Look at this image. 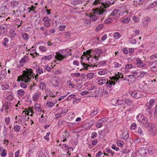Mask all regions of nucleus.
I'll list each match as a JSON object with an SVG mask.
<instances>
[{
    "label": "nucleus",
    "instance_id": "nucleus-1",
    "mask_svg": "<svg viewBox=\"0 0 157 157\" xmlns=\"http://www.w3.org/2000/svg\"><path fill=\"white\" fill-rule=\"evenodd\" d=\"M26 71L24 70L22 75L19 76L17 80V81L21 80L24 81L25 83H27L31 81V78L33 77V70L31 69L26 68Z\"/></svg>",
    "mask_w": 157,
    "mask_h": 157
},
{
    "label": "nucleus",
    "instance_id": "nucleus-2",
    "mask_svg": "<svg viewBox=\"0 0 157 157\" xmlns=\"http://www.w3.org/2000/svg\"><path fill=\"white\" fill-rule=\"evenodd\" d=\"M114 1L111 2L110 0H105L104 2H101V5L103 8L106 9L109 6V5L113 4Z\"/></svg>",
    "mask_w": 157,
    "mask_h": 157
},
{
    "label": "nucleus",
    "instance_id": "nucleus-3",
    "mask_svg": "<svg viewBox=\"0 0 157 157\" xmlns=\"http://www.w3.org/2000/svg\"><path fill=\"white\" fill-rule=\"evenodd\" d=\"M9 7V4L7 3L6 4L5 2H3L2 4L1 9L2 12H8Z\"/></svg>",
    "mask_w": 157,
    "mask_h": 157
},
{
    "label": "nucleus",
    "instance_id": "nucleus-4",
    "mask_svg": "<svg viewBox=\"0 0 157 157\" xmlns=\"http://www.w3.org/2000/svg\"><path fill=\"white\" fill-rule=\"evenodd\" d=\"M136 64L138 67L143 68H146V65L139 58H137L136 59Z\"/></svg>",
    "mask_w": 157,
    "mask_h": 157
},
{
    "label": "nucleus",
    "instance_id": "nucleus-5",
    "mask_svg": "<svg viewBox=\"0 0 157 157\" xmlns=\"http://www.w3.org/2000/svg\"><path fill=\"white\" fill-rule=\"evenodd\" d=\"M141 124L142 126L145 128H148L150 126V123L148 122V118L146 117L141 122Z\"/></svg>",
    "mask_w": 157,
    "mask_h": 157
},
{
    "label": "nucleus",
    "instance_id": "nucleus-6",
    "mask_svg": "<svg viewBox=\"0 0 157 157\" xmlns=\"http://www.w3.org/2000/svg\"><path fill=\"white\" fill-rule=\"evenodd\" d=\"M101 8H96L94 10V13L98 15H101L103 14L104 12H105V10L102 9L101 6H100Z\"/></svg>",
    "mask_w": 157,
    "mask_h": 157
},
{
    "label": "nucleus",
    "instance_id": "nucleus-7",
    "mask_svg": "<svg viewBox=\"0 0 157 157\" xmlns=\"http://www.w3.org/2000/svg\"><path fill=\"white\" fill-rule=\"evenodd\" d=\"M39 157H47L48 154L47 150L45 148L42 149L39 153Z\"/></svg>",
    "mask_w": 157,
    "mask_h": 157
},
{
    "label": "nucleus",
    "instance_id": "nucleus-8",
    "mask_svg": "<svg viewBox=\"0 0 157 157\" xmlns=\"http://www.w3.org/2000/svg\"><path fill=\"white\" fill-rule=\"evenodd\" d=\"M151 69L152 71H156L157 70V60L154 61L150 65Z\"/></svg>",
    "mask_w": 157,
    "mask_h": 157
},
{
    "label": "nucleus",
    "instance_id": "nucleus-9",
    "mask_svg": "<svg viewBox=\"0 0 157 157\" xmlns=\"http://www.w3.org/2000/svg\"><path fill=\"white\" fill-rule=\"evenodd\" d=\"M66 56V55H63L59 53L56 52V53L55 58L57 60L61 61L65 58Z\"/></svg>",
    "mask_w": 157,
    "mask_h": 157
},
{
    "label": "nucleus",
    "instance_id": "nucleus-10",
    "mask_svg": "<svg viewBox=\"0 0 157 157\" xmlns=\"http://www.w3.org/2000/svg\"><path fill=\"white\" fill-rule=\"evenodd\" d=\"M145 117H145L142 114L140 113L136 116V119L138 121L141 122Z\"/></svg>",
    "mask_w": 157,
    "mask_h": 157
},
{
    "label": "nucleus",
    "instance_id": "nucleus-11",
    "mask_svg": "<svg viewBox=\"0 0 157 157\" xmlns=\"http://www.w3.org/2000/svg\"><path fill=\"white\" fill-rule=\"evenodd\" d=\"M116 82L114 81H112L109 80V81H107V82H106V84L107 85V87L109 89H111V90L112 85H114L116 84Z\"/></svg>",
    "mask_w": 157,
    "mask_h": 157
},
{
    "label": "nucleus",
    "instance_id": "nucleus-12",
    "mask_svg": "<svg viewBox=\"0 0 157 157\" xmlns=\"http://www.w3.org/2000/svg\"><path fill=\"white\" fill-rule=\"evenodd\" d=\"M6 25L4 24H2L0 25V31L4 33L6 31Z\"/></svg>",
    "mask_w": 157,
    "mask_h": 157
},
{
    "label": "nucleus",
    "instance_id": "nucleus-13",
    "mask_svg": "<svg viewBox=\"0 0 157 157\" xmlns=\"http://www.w3.org/2000/svg\"><path fill=\"white\" fill-rule=\"evenodd\" d=\"M123 101L124 104H126L128 105H131L133 102V101L132 100L128 98L125 99Z\"/></svg>",
    "mask_w": 157,
    "mask_h": 157
},
{
    "label": "nucleus",
    "instance_id": "nucleus-14",
    "mask_svg": "<svg viewBox=\"0 0 157 157\" xmlns=\"http://www.w3.org/2000/svg\"><path fill=\"white\" fill-rule=\"evenodd\" d=\"M11 4L12 7H13V8H15L18 6L19 3L17 1H15L13 2H11Z\"/></svg>",
    "mask_w": 157,
    "mask_h": 157
},
{
    "label": "nucleus",
    "instance_id": "nucleus-15",
    "mask_svg": "<svg viewBox=\"0 0 157 157\" xmlns=\"http://www.w3.org/2000/svg\"><path fill=\"white\" fill-rule=\"evenodd\" d=\"M91 21H95L97 20L98 17H97V16L95 15H92L90 16Z\"/></svg>",
    "mask_w": 157,
    "mask_h": 157
},
{
    "label": "nucleus",
    "instance_id": "nucleus-16",
    "mask_svg": "<svg viewBox=\"0 0 157 157\" xmlns=\"http://www.w3.org/2000/svg\"><path fill=\"white\" fill-rule=\"evenodd\" d=\"M154 100L153 99H151L149 103V105L148 106V109L150 110L152 107L154 105Z\"/></svg>",
    "mask_w": 157,
    "mask_h": 157
},
{
    "label": "nucleus",
    "instance_id": "nucleus-17",
    "mask_svg": "<svg viewBox=\"0 0 157 157\" xmlns=\"http://www.w3.org/2000/svg\"><path fill=\"white\" fill-rule=\"evenodd\" d=\"M61 135L62 136V138H67L69 136V134L67 132H63L61 133Z\"/></svg>",
    "mask_w": 157,
    "mask_h": 157
},
{
    "label": "nucleus",
    "instance_id": "nucleus-18",
    "mask_svg": "<svg viewBox=\"0 0 157 157\" xmlns=\"http://www.w3.org/2000/svg\"><path fill=\"white\" fill-rule=\"evenodd\" d=\"M130 21V18L129 17H124L122 20V22L124 23H128Z\"/></svg>",
    "mask_w": 157,
    "mask_h": 157
},
{
    "label": "nucleus",
    "instance_id": "nucleus-19",
    "mask_svg": "<svg viewBox=\"0 0 157 157\" xmlns=\"http://www.w3.org/2000/svg\"><path fill=\"white\" fill-rule=\"evenodd\" d=\"M57 101H56V102ZM56 103V102H55L53 103L51 101H48L46 103V105L49 108H51L54 106Z\"/></svg>",
    "mask_w": 157,
    "mask_h": 157
},
{
    "label": "nucleus",
    "instance_id": "nucleus-20",
    "mask_svg": "<svg viewBox=\"0 0 157 157\" xmlns=\"http://www.w3.org/2000/svg\"><path fill=\"white\" fill-rule=\"evenodd\" d=\"M98 83L99 85H102L106 83V80L105 78L102 79L98 81Z\"/></svg>",
    "mask_w": 157,
    "mask_h": 157
},
{
    "label": "nucleus",
    "instance_id": "nucleus-21",
    "mask_svg": "<svg viewBox=\"0 0 157 157\" xmlns=\"http://www.w3.org/2000/svg\"><path fill=\"white\" fill-rule=\"evenodd\" d=\"M36 109L38 111H41V108L40 104H35V105Z\"/></svg>",
    "mask_w": 157,
    "mask_h": 157
},
{
    "label": "nucleus",
    "instance_id": "nucleus-22",
    "mask_svg": "<svg viewBox=\"0 0 157 157\" xmlns=\"http://www.w3.org/2000/svg\"><path fill=\"white\" fill-rule=\"evenodd\" d=\"M82 3V0H75L72 2V3L74 5H77Z\"/></svg>",
    "mask_w": 157,
    "mask_h": 157
},
{
    "label": "nucleus",
    "instance_id": "nucleus-23",
    "mask_svg": "<svg viewBox=\"0 0 157 157\" xmlns=\"http://www.w3.org/2000/svg\"><path fill=\"white\" fill-rule=\"evenodd\" d=\"M39 94L37 93L34 94L33 96V100L34 101H36L39 97Z\"/></svg>",
    "mask_w": 157,
    "mask_h": 157
},
{
    "label": "nucleus",
    "instance_id": "nucleus-24",
    "mask_svg": "<svg viewBox=\"0 0 157 157\" xmlns=\"http://www.w3.org/2000/svg\"><path fill=\"white\" fill-rule=\"evenodd\" d=\"M98 108H94V110H93L92 112L90 113V115L91 116H93L94 115L97 114L98 112Z\"/></svg>",
    "mask_w": 157,
    "mask_h": 157
},
{
    "label": "nucleus",
    "instance_id": "nucleus-25",
    "mask_svg": "<svg viewBox=\"0 0 157 157\" xmlns=\"http://www.w3.org/2000/svg\"><path fill=\"white\" fill-rule=\"evenodd\" d=\"M117 98H113L111 101V103L113 105H116L117 104Z\"/></svg>",
    "mask_w": 157,
    "mask_h": 157
},
{
    "label": "nucleus",
    "instance_id": "nucleus-26",
    "mask_svg": "<svg viewBox=\"0 0 157 157\" xmlns=\"http://www.w3.org/2000/svg\"><path fill=\"white\" fill-rule=\"evenodd\" d=\"M36 70L37 73L39 74L42 73L43 71H44L42 68H41L39 67H37L36 68Z\"/></svg>",
    "mask_w": 157,
    "mask_h": 157
},
{
    "label": "nucleus",
    "instance_id": "nucleus-27",
    "mask_svg": "<svg viewBox=\"0 0 157 157\" xmlns=\"http://www.w3.org/2000/svg\"><path fill=\"white\" fill-rule=\"evenodd\" d=\"M22 37L25 40H27L29 39V35L26 33H23L22 34Z\"/></svg>",
    "mask_w": 157,
    "mask_h": 157
},
{
    "label": "nucleus",
    "instance_id": "nucleus-28",
    "mask_svg": "<svg viewBox=\"0 0 157 157\" xmlns=\"http://www.w3.org/2000/svg\"><path fill=\"white\" fill-rule=\"evenodd\" d=\"M121 36V35L118 32H115L114 35V37L116 39H118Z\"/></svg>",
    "mask_w": 157,
    "mask_h": 157
},
{
    "label": "nucleus",
    "instance_id": "nucleus-29",
    "mask_svg": "<svg viewBox=\"0 0 157 157\" xmlns=\"http://www.w3.org/2000/svg\"><path fill=\"white\" fill-rule=\"evenodd\" d=\"M46 84L44 83H40L39 85V88L40 89H41L42 90H43L45 89L46 87Z\"/></svg>",
    "mask_w": 157,
    "mask_h": 157
},
{
    "label": "nucleus",
    "instance_id": "nucleus-30",
    "mask_svg": "<svg viewBox=\"0 0 157 157\" xmlns=\"http://www.w3.org/2000/svg\"><path fill=\"white\" fill-rule=\"evenodd\" d=\"M21 129V126L19 125H16L14 126V130L15 131L18 132Z\"/></svg>",
    "mask_w": 157,
    "mask_h": 157
},
{
    "label": "nucleus",
    "instance_id": "nucleus-31",
    "mask_svg": "<svg viewBox=\"0 0 157 157\" xmlns=\"http://www.w3.org/2000/svg\"><path fill=\"white\" fill-rule=\"evenodd\" d=\"M1 155L2 157H5L7 155V151L6 150L3 149V151L1 152Z\"/></svg>",
    "mask_w": 157,
    "mask_h": 157
},
{
    "label": "nucleus",
    "instance_id": "nucleus-32",
    "mask_svg": "<svg viewBox=\"0 0 157 157\" xmlns=\"http://www.w3.org/2000/svg\"><path fill=\"white\" fill-rule=\"evenodd\" d=\"M102 123L99 120L97 123L96 127L97 128H100L102 126Z\"/></svg>",
    "mask_w": 157,
    "mask_h": 157
},
{
    "label": "nucleus",
    "instance_id": "nucleus-33",
    "mask_svg": "<svg viewBox=\"0 0 157 157\" xmlns=\"http://www.w3.org/2000/svg\"><path fill=\"white\" fill-rule=\"evenodd\" d=\"M52 58V55H50L48 56H45L44 57L42 58V60L44 59L45 60H50Z\"/></svg>",
    "mask_w": 157,
    "mask_h": 157
},
{
    "label": "nucleus",
    "instance_id": "nucleus-34",
    "mask_svg": "<svg viewBox=\"0 0 157 157\" xmlns=\"http://www.w3.org/2000/svg\"><path fill=\"white\" fill-rule=\"evenodd\" d=\"M25 93V92L22 89L19 90L17 92V94L20 96L24 95Z\"/></svg>",
    "mask_w": 157,
    "mask_h": 157
},
{
    "label": "nucleus",
    "instance_id": "nucleus-35",
    "mask_svg": "<svg viewBox=\"0 0 157 157\" xmlns=\"http://www.w3.org/2000/svg\"><path fill=\"white\" fill-rule=\"evenodd\" d=\"M118 10H117V9H115L113 11L110 15L111 16H112L116 15V14L118 13Z\"/></svg>",
    "mask_w": 157,
    "mask_h": 157
},
{
    "label": "nucleus",
    "instance_id": "nucleus-36",
    "mask_svg": "<svg viewBox=\"0 0 157 157\" xmlns=\"http://www.w3.org/2000/svg\"><path fill=\"white\" fill-rule=\"evenodd\" d=\"M81 62V64L84 66V67L85 68V69L86 70H88L87 67H90L91 66L93 67L92 65H90L88 64H85L84 63H82V62Z\"/></svg>",
    "mask_w": 157,
    "mask_h": 157
},
{
    "label": "nucleus",
    "instance_id": "nucleus-37",
    "mask_svg": "<svg viewBox=\"0 0 157 157\" xmlns=\"http://www.w3.org/2000/svg\"><path fill=\"white\" fill-rule=\"evenodd\" d=\"M147 73V72L145 71H141L140 73L138 75V77L141 78L143 77L144 75Z\"/></svg>",
    "mask_w": 157,
    "mask_h": 157
},
{
    "label": "nucleus",
    "instance_id": "nucleus-38",
    "mask_svg": "<svg viewBox=\"0 0 157 157\" xmlns=\"http://www.w3.org/2000/svg\"><path fill=\"white\" fill-rule=\"evenodd\" d=\"M133 96H134V97L135 98H140L141 97V96H142V95L139 93H135L134 95Z\"/></svg>",
    "mask_w": 157,
    "mask_h": 157
},
{
    "label": "nucleus",
    "instance_id": "nucleus-39",
    "mask_svg": "<svg viewBox=\"0 0 157 157\" xmlns=\"http://www.w3.org/2000/svg\"><path fill=\"white\" fill-rule=\"evenodd\" d=\"M39 49L43 52L46 51L47 50L46 48L45 47L43 46H40L39 47Z\"/></svg>",
    "mask_w": 157,
    "mask_h": 157
},
{
    "label": "nucleus",
    "instance_id": "nucleus-40",
    "mask_svg": "<svg viewBox=\"0 0 157 157\" xmlns=\"http://www.w3.org/2000/svg\"><path fill=\"white\" fill-rule=\"evenodd\" d=\"M97 136L98 134L96 132H93L92 133L91 138L92 139H95Z\"/></svg>",
    "mask_w": 157,
    "mask_h": 157
},
{
    "label": "nucleus",
    "instance_id": "nucleus-41",
    "mask_svg": "<svg viewBox=\"0 0 157 157\" xmlns=\"http://www.w3.org/2000/svg\"><path fill=\"white\" fill-rule=\"evenodd\" d=\"M136 124L135 123H133L131 124L130 129L132 130H134L136 128Z\"/></svg>",
    "mask_w": 157,
    "mask_h": 157
},
{
    "label": "nucleus",
    "instance_id": "nucleus-42",
    "mask_svg": "<svg viewBox=\"0 0 157 157\" xmlns=\"http://www.w3.org/2000/svg\"><path fill=\"white\" fill-rule=\"evenodd\" d=\"M94 74L92 73H90L87 75V77L90 79H91L93 78L94 77Z\"/></svg>",
    "mask_w": 157,
    "mask_h": 157
},
{
    "label": "nucleus",
    "instance_id": "nucleus-43",
    "mask_svg": "<svg viewBox=\"0 0 157 157\" xmlns=\"http://www.w3.org/2000/svg\"><path fill=\"white\" fill-rule=\"evenodd\" d=\"M102 1V0H95L93 3V5H96L98 3H100Z\"/></svg>",
    "mask_w": 157,
    "mask_h": 157
},
{
    "label": "nucleus",
    "instance_id": "nucleus-44",
    "mask_svg": "<svg viewBox=\"0 0 157 157\" xmlns=\"http://www.w3.org/2000/svg\"><path fill=\"white\" fill-rule=\"evenodd\" d=\"M27 58V57H25L24 58H21V60H20L19 61V63L21 64H23L25 62L26 60L25 58Z\"/></svg>",
    "mask_w": 157,
    "mask_h": 157
},
{
    "label": "nucleus",
    "instance_id": "nucleus-45",
    "mask_svg": "<svg viewBox=\"0 0 157 157\" xmlns=\"http://www.w3.org/2000/svg\"><path fill=\"white\" fill-rule=\"evenodd\" d=\"M9 87V85L6 84L5 85H2L1 87L2 89L3 90H6L8 89Z\"/></svg>",
    "mask_w": 157,
    "mask_h": 157
},
{
    "label": "nucleus",
    "instance_id": "nucleus-46",
    "mask_svg": "<svg viewBox=\"0 0 157 157\" xmlns=\"http://www.w3.org/2000/svg\"><path fill=\"white\" fill-rule=\"evenodd\" d=\"M91 53V50H88L86 52H83V54L85 56H90Z\"/></svg>",
    "mask_w": 157,
    "mask_h": 157
},
{
    "label": "nucleus",
    "instance_id": "nucleus-47",
    "mask_svg": "<svg viewBox=\"0 0 157 157\" xmlns=\"http://www.w3.org/2000/svg\"><path fill=\"white\" fill-rule=\"evenodd\" d=\"M43 21L45 22V23H49V21H50V19L48 18V17H44L43 19Z\"/></svg>",
    "mask_w": 157,
    "mask_h": 157
},
{
    "label": "nucleus",
    "instance_id": "nucleus-48",
    "mask_svg": "<svg viewBox=\"0 0 157 157\" xmlns=\"http://www.w3.org/2000/svg\"><path fill=\"white\" fill-rule=\"evenodd\" d=\"M96 52L98 54H101L102 52V51L101 49L97 48L96 50Z\"/></svg>",
    "mask_w": 157,
    "mask_h": 157
},
{
    "label": "nucleus",
    "instance_id": "nucleus-49",
    "mask_svg": "<svg viewBox=\"0 0 157 157\" xmlns=\"http://www.w3.org/2000/svg\"><path fill=\"white\" fill-rule=\"evenodd\" d=\"M123 100H117V105H120L122 104L124 105V104Z\"/></svg>",
    "mask_w": 157,
    "mask_h": 157
},
{
    "label": "nucleus",
    "instance_id": "nucleus-50",
    "mask_svg": "<svg viewBox=\"0 0 157 157\" xmlns=\"http://www.w3.org/2000/svg\"><path fill=\"white\" fill-rule=\"evenodd\" d=\"M132 65L131 64H127L125 66V68L126 69H128L132 68Z\"/></svg>",
    "mask_w": 157,
    "mask_h": 157
},
{
    "label": "nucleus",
    "instance_id": "nucleus-51",
    "mask_svg": "<svg viewBox=\"0 0 157 157\" xmlns=\"http://www.w3.org/2000/svg\"><path fill=\"white\" fill-rule=\"evenodd\" d=\"M98 73L99 75H102L106 74V72L104 71H100L98 72Z\"/></svg>",
    "mask_w": 157,
    "mask_h": 157
},
{
    "label": "nucleus",
    "instance_id": "nucleus-52",
    "mask_svg": "<svg viewBox=\"0 0 157 157\" xmlns=\"http://www.w3.org/2000/svg\"><path fill=\"white\" fill-rule=\"evenodd\" d=\"M106 152L107 153H108L112 155L114 153V152L111 149H106Z\"/></svg>",
    "mask_w": 157,
    "mask_h": 157
},
{
    "label": "nucleus",
    "instance_id": "nucleus-53",
    "mask_svg": "<svg viewBox=\"0 0 157 157\" xmlns=\"http://www.w3.org/2000/svg\"><path fill=\"white\" fill-rule=\"evenodd\" d=\"M50 132H48L46 134V136H44V138L47 140H48L49 139V136L50 135Z\"/></svg>",
    "mask_w": 157,
    "mask_h": 157
},
{
    "label": "nucleus",
    "instance_id": "nucleus-54",
    "mask_svg": "<svg viewBox=\"0 0 157 157\" xmlns=\"http://www.w3.org/2000/svg\"><path fill=\"white\" fill-rule=\"evenodd\" d=\"M114 67L115 68H117L118 67H121V64H119L118 63L115 62L114 63Z\"/></svg>",
    "mask_w": 157,
    "mask_h": 157
},
{
    "label": "nucleus",
    "instance_id": "nucleus-55",
    "mask_svg": "<svg viewBox=\"0 0 157 157\" xmlns=\"http://www.w3.org/2000/svg\"><path fill=\"white\" fill-rule=\"evenodd\" d=\"M112 148L116 151L119 150V148L117 147L116 145L113 144L112 145Z\"/></svg>",
    "mask_w": 157,
    "mask_h": 157
},
{
    "label": "nucleus",
    "instance_id": "nucleus-56",
    "mask_svg": "<svg viewBox=\"0 0 157 157\" xmlns=\"http://www.w3.org/2000/svg\"><path fill=\"white\" fill-rule=\"evenodd\" d=\"M117 144L119 146L123 147L124 144L122 141H118L117 142Z\"/></svg>",
    "mask_w": 157,
    "mask_h": 157
},
{
    "label": "nucleus",
    "instance_id": "nucleus-57",
    "mask_svg": "<svg viewBox=\"0 0 157 157\" xmlns=\"http://www.w3.org/2000/svg\"><path fill=\"white\" fill-rule=\"evenodd\" d=\"M157 58V54L152 55L150 56V59H155Z\"/></svg>",
    "mask_w": 157,
    "mask_h": 157
},
{
    "label": "nucleus",
    "instance_id": "nucleus-58",
    "mask_svg": "<svg viewBox=\"0 0 157 157\" xmlns=\"http://www.w3.org/2000/svg\"><path fill=\"white\" fill-rule=\"evenodd\" d=\"M98 140L97 139H95L92 140L91 142V144L93 145H96L98 143Z\"/></svg>",
    "mask_w": 157,
    "mask_h": 157
},
{
    "label": "nucleus",
    "instance_id": "nucleus-59",
    "mask_svg": "<svg viewBox=\"0 0 157 157\" xmlns=\"http://www.w3.org/2000/svg\"><path fill=\"white\" fill-rule=\"evenodd\" d=\"M66 27L65 25H60L59 27V29L60 31H63L64 30V28Z\"/></svg>",
    "mask_w": 157,
    "mask_h": 157
},
{
    "label": "nucleus",
    "instance_id": "nucleus-60",
    "mask_svg": "<svg viewBox=\"0 0 157 157\" xmlns=\"http://www.w3.org/2000/svg\"><path fill=\"white\" fill-rule=\"evenodd\" d=\"M138 132L141 135H143L144 134L143 131L141 130V128H140V127H139V128H138Z\"/></svg>",
    "mask_w": 157,
    "mask_h": 157
},
{
    "label": "nucleus",
    "instance_id": "nucleus-61",
    "mask_svg": "<svg viewBox=\"0 0 157 157\" xmlns=\"http://www.w3.org/2000/svg\"><path fill=\"white\" fill-rule=\"evenodd\" d=\"M20 86L21 87L24 88H25L27 87L26 85L23 82H21L20 83Z\"/></svg>",
    "mask_w": 157,
    "mask_h": 157
},
{
    "label": "nucleus",
    "instance_id": "nucleus-62",
    "mask_svg": "<svg viewBox=\"0 0 157 157\" xmlns=\"http://www.w3.org/2000/svg\"><path fill=\"white\" fill-rule=\"evenodd\" d=\"M100 121L102 122V123H104L105 122L107 121V119L106 118L104 117L103 118H101L99 120Z\"/></svg>",
    "mask_w": 157,
    "mask_h": 157
},
{
    "label": "nucleus",
    "instance_id": "nucleus-63",
    "mask_svg": "<svg viewBox=\"0 0 157 157\" xmlns=\"http://www.w3.org/2000/svg\"><path fill=\"white\" fill-rule=\"evenodd\" d=\"M20 150H18L17 151L15 152V157H19V155Z\"/></svg>",
    "mask_w": 157,
    "mask_h": 157
},
{
    "label": "nucleus",
    "instance_id": "nucleus-64",
    "mask_svg": "<svg viewBox=\"0 0 157 157\" xmlns=\"http://www.w3.org/2000/svg\"><path fill=\"white\" fill-rule=\"evenodd\" d=\"M102 154V152L101 151H98V152L96 154V157H100L101 155Z\"/></svg>",
    "mask_w": 157,
    "mask_h": 157
}]
</instances>
